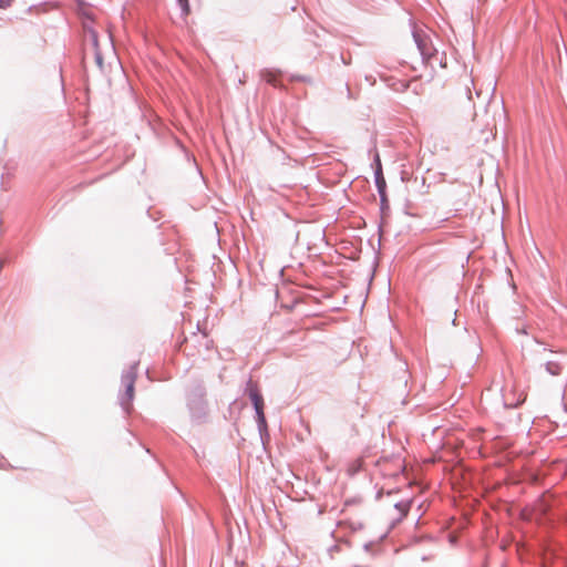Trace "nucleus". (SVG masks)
Here are the masks:
<instances>
[{
  "instance_id": "5",
  "label": "nucleus",
  "mask_w": 567,
  "mask_h": 567,
  "mask_svg": "<svg viewBox=\"0 0 567 567\" xmlns=\"http://www.w3.org/2000/svg\"><path fill=\"white\" fill-rule=\"evenodd\" d=\"M546 371L551 375H558L561 371L559 363L549 361L546 363Z\"/></svg>"
},
{
  "instance_id": "2",
  "label": "nucleus",
  "mask_w": 567,
  "mask_h": 567,
  "mask_svg": "<svg viewBox=\"0 0 567 567\" xmlns=\"http://www.w3.org/2000/svg\"><path fill=\"white\" fill-rule=\"evenodd\" d=\"M248 393H249V398H250V400H251V402L254 404V408H255V411H256V414H257L258 426L261 430L262 427L266 426V419H265V414H264L262 396L259 393L258 389L255 385H252V384H249Z\"/></svg>"
},
{
  "instance_id": "7",
  "label": "nucleus",
  "mask_w": 567,
  "mask_h": 567,
  "mask_svg": "<svg viewBox=\"0 0 567 567\" xmlns=\"http://www.w3.org/2000/svg\"><path fill=\"white\" fill-rule=\"evenodd\" d=\"M524 401L523 394H519V396L515 401H508L507 399L504 401V405L506 408H514L520 404Z\"/></svg>"
},
{
  "instance_id": "11",
  "label": "nucleus",
  "mask_w": 567,
  "mask_h": 567,
  "mask_svg": "<svg viewBox=\"0 0 567 567\" xmlns=\"http://www.w3.org/2000/svg\"><path fill=\"white\" fill-rule=\"evenodd\" d=\"M266 81L269 82V83H274L275 84V80H274V76L271 74H269V78H266Z\"/></svg>"
},
{
  "instance_id": "8",
  "label": "nucleus",
  "mask_w": 567,
  "mask_h": 567,
  "mask_svg": "<svg viewBox=\"0 0 567 567\" xmlns=\"http://www.w3.org/2000/svg\"><path fill=\"white\" fill-rule=\"evenodd\" d=\"M181 4L183 12L186 14L188 13V0H177Z\"/></svg>"
},
{
  "instance_id": "10",
  "label": "nucleus",
  "mask_w": 567,
  "mask_h": 567,
  "mask_svg": "<svg viewBox=\"0 0 567 567\" xmlns=\"http://www.w3.org/2000/svg\"><path fill=\"white\" fill-rule=\"evenodd\" d=\"M12 0H0V8H7L11 4Z\"/></svg>"
},
{
  "instance_id": "4",
  "label": "nucleus",
  "mask_w": 567,
  "mask_h": 567,
  "mask_svg": "<svg viewBox=\"0 0 567 567\" xmlns=\"http://www.w3.org/2000/svg\"><path fill=\"white\" fill-rule=\"evenodd\" d=\"M85 28H86L87 35L90 37V40L92 41L93 45L97 50V34H96V32L93 29H90L87 27H85ZM96 61L100 64L102 62V58H101V55H100V53L97 51H96Z\"/></svg>"
},
{
  "instance_id": "6",
  "label": "nucleus",
  "mask_w": 567,
  "mask_h": 567,
  "mask_svg": "<svg viewBox=\"0 0 567 567\" xmlns=\"http://www.w3.org/2000/svg\"><path fill=\"white\" fill-rule=\"evenodd\" d=\"M375 179H377V184H378L379 188L381 189V185L384 186V179L382 177L381 165H380L379 159H378V169L375 172Z\"/></svg>"
},
{
  "instance_id": "9",
  "label": "nucleus",
  "mask_w": 567,
  "mask_h": 567,
  "mask_svg": "<svg viewBox=\"0 0 567 567\" xmlns=\"http://www.w3.org/2000/svg\"><path fill=\"white\" fill-rule=\"evenodd\" d=\"M506 274H507V284H508V287L512 288V289H515V286L512 281V275H511V270L507 268L506 269Z\"/></svg>"
},
{
  "instance_id": "1",
  "label": "nucleus",
  "mask_w": 567,
  "mask_h": 567,
  "mask_svg": "<svg viewBox=\"0 0 567 567\" xmlns=\"http://www.w3.org/2000/svg\"><path fill=\"white\" fill-rule=\"evenodd\" d=\"M135 377H136L135 365L130 367V369L126 370L122 375V383L126 390H125V396L121 398V405L126 412H128L130 406H131V401L133 400V396H134Z\"/></svg>"
},
{
  "instance_id": "3",
  "label": "nucleus",
  "mask_w": 567,
  "mask_h": 567,
  "mask_svg": "<svg viewBox=\"0 0 567 567\" xmlns=\"http://www.w3.org/2000/svg\"><path fill=\"white\" fill-rule=\"evenodd\" d=\"M413 38H414V41H415V43L417 45V49H419L421 55L424 59H427V58L432 56L433 48H432L431 43L429 42V40L426 39V37L422 35L417 31H414L413 32Z\"/></svg>"
}]
</instances>
